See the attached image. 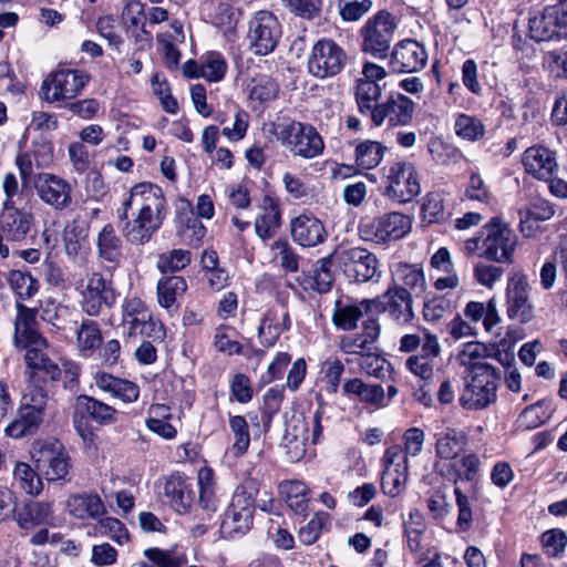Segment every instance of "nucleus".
<instances>
[{
  "label": "nucleus",
  "instance_id": "obj_1",
  "mask_svg": "<svg viewBox=\"0 0 567 567\" xmlns=\"http://www.w3.org/2000/svg\"><path fill=\"white\" fill-rule=\"evenodd\" d=\"M167 215V203L162 188L152 183L135 185L130 197L117 209L120 220H125L122 234L132 245H145L162 227Z\"/></svg>",
  "mask_w": 567,
  "mask_h": 567
},
{
  "label": "nucleus",
  "instance_id": "obj_2",
  "mask_svg": "<svg viewBox=\"0 0 567 567\" xmlns=\"http://www.w3.org/2000/svg\"><path fill=\"white\" fill-rule=\"evenodd\" d=\"M517 237L509 226L501 218L493 217L480 230V236L468 238L464 243L467 255L478 254L487 260L506 264L513 261Z\"/></svg>",
  "mask_w": 567,
  "mask_h": 567
},
{
  "label": "nucleus",
  "instance_id": "obj_3",
  "mask_svg": "<svg viewBox=\"0 0 567 567\" xmlns=\"http://www.w3.org/2000/svg\"><path fill=\"white\" fill-rule=\"evenodd\" d=\"M259 487L258 480L254 477L245 478L236 487L220 524V530L225 537L243 536L250 530Z\"/></svg>",
  "mask_w": 567,
  "mask_h": 567
},
{
  "label": "nucleus",
  "instance_id": "obj_4",
  "mask_svg": "<svg viewBox=\"0 0 567 567\" xmlns=\"http://www.w3.org/2000/svg\"><path fill=\"white\" fill-rule=\"evenodd\" d=\"M277 141L293 156L311 159L324 151V142L315 126L309 123L289 121L275 131Z\"/></svg>",
  "mask_w": 567,
  "mask_h": 567
},
{
  "label": "nucleus",
  "instance_id": "obj_5",
  "mask_svg": "<svg viewBox=\"0 0 567 567\" xmlns=\"http://www.w3.org/2000/svg\"><path fill=\"white\" fill-rule=\"evenodd\" d=\"M383 195L404 204L421 193L419 173L413 163L395 162L384 168Z\"/></svg>",
  "mask_w": 567,
  "mask_h": 567
},
{
  "label": "nucleus",
  "instance_id": "obj_6",
  "mask_svg": "<svg viewBox=\"0 0 567 567\" xmlns=\"http://www.w3.org/2000/svg\"><path fill=\"white\" fill-rule=\"evenodd\" d=\"M395 29L394 17L388 11H379L360 30L361 50L377 59L386 58Z\"/></svg>",
  "mask_w": 567,
  "mask_h": 567
},
{
  "label": "nucleus",
  "instance_id": "obj_7",
  "mask_svg": "<svg viewBox=\"0 0 567 567\" xmlns=\"http://www.w3.org/2000/svg\"><path fill=\"white\" fill-rule=\"evenodd\" d=\"M281 33L277 17L271 11L259 10L248 21V48L255 55H267L276 49Z\"/></svg>",
  "mask_w": 567,
  "mask_h": 567
},
{
  "label": "nucleus",
  "instance_id": "obj_8",
  "mask_svg": "<svg viewBox=\"0 0 567 567\" xmlns=\"http://www.w3.org/2000/svg\"><path fill=\"white\" fill-rule=\"evenodd\" d=\"M499 379L501 374L494 367H478L460 398L461 405L468 410H481L494 403Z\"/></svg>",
  "mask_w": 567,
  "mask_h": 567
},
{
  "label": "nucleus",
  "instance_id": "obj_9",
  "mask_svg": "<svg viewBox=\"0 0 567 567\" xmlns=\"http://www.w3.org/2000/svg\"><path fill=\"white\" fill-rule=\"evenodd\" d=\"M347 63V53L331 39L318 40L309 54L308 72L317 79L332 78L339 74Z\"/></svg>",
  "mask_w": 567,
  "mask_h": 567
},
{
  "label": "nucleus",
  "instance_id": "obj_10",
  "mask_svg": "<svg viewBox=\"0 0 567 567\" xmlns=\"http://www.w3.org/2000/svg\"><path fill=\"white\" fill-rule=\"evenodd\" d=\"M411 227L412 223L409 216L392 212L368 223H361L359 231L364 240L386 244L403 238L411 230Z\"/></svg>",
  "mask_w": 567,
  "mask_h": 567
},
{
  "label": "nucleus",
  "instance_id": "obj_11",
  "mask_svg": "<svg viewBox=\"0 0 567 567\" xmlns=\"http://www.w3.org/2000/svg\"><path fill=\"white\" fill-rule=\"evenodd\" d=\"M89 76L78 70L61 69L44 79L41 85V97L49 103L74 99L81 93Z\"/></svg>",
  "mask_w": 567,
  "mask_h": 567
},
{
  "label": "nucleus",
  "instance_id": "obj_12",
  "mask_svg": "<svg viewBox=\"0 0 567 567\" xmlns=\"http://www.w3.org/2000/svg\"><path fill=\"white\" fill-rule=\"evenodd\" d=\"M32 458L39 474L49 482L65 480L70 473V457L63 445L56 441L38 443Z\"/></svg>",
  "mask_w": 567,
  "mask_h": 567
},
{
  "label": "nucleus",
  "instance_id": "obj_13",
  "mask_svg": "<svg viewBox=\"0 0 567 567\" xmlns=\"http://www.w3.org/2000/svg\"><path fill=\"white\" fill-rule=\"evenodd\" d=\"M81 297L82 310L87 316L97 317L105 309H111L116 303L117 293L111 279H106L101 272L94 271L87 275Z\"/></svg>",
  "mask_w": 567,
  "mask_h": 567
},
{
  "label": "nucleus",
  "instance_id": "obj_14",
  "mask_svg": "<svg viewBox=\"0 0 567 567\" xmlns=\"http://www.w3.org/2000/svg\"><path fill=\"white\" fill-rule=\"evenodd\" d=\"M413 300L410 291L401 288H391L377 299H363L367 310L385 312L398 324L410 323L414 318Z\"/></svg>",
  "mask_w": 567,
  "mask_h": 567
},
{
  "label": "nucleus",
  "instance_id": "obj_15",
  "mask_svg": "<svg viewBox=\"0 0 567 567\" xmlns=\"http://www.w3.org/2000/svg\"><path fill=\"white\" fill-rule=\"evenodd\" d=\"M122 324L127 336L157 337L162 332L145 302L137 297L126 298L122 305Z\"/></svg>",
  "mask_w": 567,
  "mask_h": 567
},
{
  "label": "nucleus",
  "instance_id": "obj_16",
  "mask_svg": "<svg viewBox=\"0 0 567 567\" xmlns=\"http://www.w3.org/2000/svg\"><path fill=\"white\" fill-rule=\"evenodd\" d=\"M17 316L14 319L13 344L19 350H39L48 348L47 339L39 332L37 316L38 308H29L16 302Z\"/></svg>",
  "mask_w": 567,
  "mask_h": 567
},
{
  "label": "nucleus",
  "instance_id": "obj_17",
  "mask_svg": "<svg viewBox=\"0 0 567 567\" xmlns=\"http://www.w3.org/2000/svg\"><path fill=\"white\" fill-rule=\"evenodd\" d=\"M343 272L357 282H367L380 277L375 255L364 248L352 247L337 252Z\"/></svg>",
  "mask_w": 567,
  "mask_h": 567
},
{
  "label": "nucleus",
  "instance_id": "obj_18",
  "mask_svg": "<svg viewBox=\"0 0 567 567\" xmlns=\"http://www.w3.org/2000/svg\"><path fill=\"white\" fill-rule=\"evenodd\" d=\"M414 113L415 103L410 97L399 92H391L379 105L371 123L374 126L384 124L390 127L406 126L413 121Z\"/></svg>",
  "mask_w": 567,
  "mask_h": 567
},
{
  "label": "nucleus",
  "instance_id": "obj_19",
  "mask_svg": "<svg viewBox=\"0 0 567 567\" xmlns=\"http://www.w3.org/2000/svg\"><path fill=\"white\" fill-rule=\"evenodd\" d=\"M34 187L40 199L55 210L68 208L72 202L71 185L51 173H40L34 179Z\"/></svg>",
  "mask_w": 567,
  "mask_h": 567
},
{
  "label": "nucleus",
  "instance_id": "obj_20",
  "mask_svg": "<svg viewBox=\"0 0 567 567\" xmlns=\"http://www.w3.org/2000/svg\"><path fill=\"white\" fill-rule=\"evenodd\" d=\"M534 40L549 41L567 38V0H559L556 4L547 6L534 29Z\"/></svg>",
  "mask_w": 567,
  "mask_h": 567
},
{
  "label": "nucleus",
  "instance_id": "obj_21",
  "mask_svg": "<svg viewBox=\"0 0 567 567\" xmlns=\"http://www.w3.org/2000/svg\"><path fill=\"white\" fill-rule=\"evenodd\" d=\"M427 62V52L421 43L406 39L400 41L391 53L390 65L394 72L412 73L422 70Z\"/></svg>",
  "mask_w": 567,
  "mask_h": 567
},
{
  "label": "nucleus",
  "instance_id": "obj_22",
  "mask_svg": "<svg viewBox=\"0 0 567 567\" xmlns=\"http://www.w3.org/2000/svg\"><path fill=\"white\" fill-rule=\"evenodd\" d=\"M161 494L178 514L188 513L195 502V493L192 484L184 474L178 472L172 473L163 478Z\"/></svg>",
  "mask_w": 567,
  "mask_h": 567
},
{
  "label": "nucleus",
  "instance_id": "obj_23",
  "mask_svg": "<svg viewBox=\"0 0 567 567\" xmlns=\"http://www.w3.org/2000/svg\"><path fill=\"white\" fill-rule=\"evenodd\" d=\"M530 285L528 277L515 274L507 286V315L511 319L527 322L530 318Z\"/></svg>",
  "mask_w": 567,
  "mask_h": 567
},
{
  "label": "nucleus",
  "instance_id": "obj_24",
  "mask_svg": "<svg viewBox=\"0 0 567 567\" xmlns=\"http://www.w3.org/2000/svg\"><path fill=\"white\" fill-rule=\"evenodd\" d=\"M33 224L31 213L17 208L10 202L2 204L0 227L9 241H22L28 236Z\"/></svg>",
  "mask_w": 567,
  "mask_h": 567
},
{
  "label": "nucleus",
  "instance_id": "obj_25",
  "mask_svg": "<svg viewBox=\"0 0 567 567\" xmlns=\"http://www.w3.org/2000/svg\"><path fill=\"white\" fill-rule=\"evenodd\" d=\"M290 234L293 241L302 247H315L327 237L321 220L310 214H301L291 219Z\"/></svg>",
  "mask_w": 567,
  "mask_h": 567
},
{
  "label": "nucleus",
  "instance_id": "obj_26",
  "mask_svg": "<svg viewBox=\"0 0 567 567\" xmlns=\"http://www.w3.org/2000/svg\"><path fill=\"white\" fill-rule=\"evenodd\" d=\"M441 353V346L435 334L425 333L421 354L411 355L405 365L408 370L422 380H430L434 374L433 360Z\"/></svg>",
  "mask_w": 567,
  "mask_h": 567
},
{
  "label": "nucleus",
  "instance_id": "obj_27",
  "mask_svg": "<svg viewBox=\"0 0 567 567\" xmlns=\"http://www.w3.org/2000/svg\"><path fill=\"white\" fill-rule=\"evenodd\" d=\"M17 525L28 532L41 526H54L52 503L33 501L27 503L14 514Z\"/></svg>",
  "mask_w": 567,
  "mask_h": 567
},
{
  "label": "nucleus",
  "instance_id": "obj_28",
  "mask_svg": "<svg viewBox=\"0 0 567 567\" xmlns=\"http://www.w3.org/2000/svg\"><path fill=\"white\" fill-rule=\"evenodd\" d=\"M290 327L291 320L288 311L281 308L268 309L264 313L257 331L260 344L266 348L275 346L280 334L289 330Z\"/></svg>",
  "mask_w": 567,
  "mask_h": 567
},
{
  "label": "nucleus",
  "instance_id": "obj_29",
  "mask_svg": "<svg viewBox=\"0 0 567 567\" xmlns=\"http://www.w3.org/2000/svg\"><path fill=\"white\" fill-rule=\"evenodd\" d=\"M69 513L78 519H96L106 514V507L96 493L72 494L66 501Z\"/></svg>",
  "mask_w": 567,
  "mask_h": 567
},
{
  "label": "nucleus",
  "instance_id": "obj_30",
  "mask_svg": "<svg viewBox=\"0 0 567 567\" xmlns=\"http://www.w3.org/2000/svg\"><path fill=\"white\" fill-rule=\"evenodd\" d=\"M94 381L100 390L111 393L112 396L125 403L135 402L140 396V386L133 381L106 372H96Z\"/></svg>",
  "mask_w": 567,
  "mask_h": 567
},
{
  "label": "nucleus",
  "instance_id": "obj_31",
  "mask_svg": "<svg viewBox=\"0 0 567 567\" xmlns=\"http://www.w3.org/2000/svg\"><path fill=\"white\" fill-rule=\"evenodd\" d=\"M435 456L443 461L457 458L467 443L466 435L454 427H446L435 435Z\"/></svg>",
  "mask_w": 567,
  "mask_h": 567
},
{
  "label": "nucleus",
  "instance_id": "obj_32",
  "mask_svg": "<svg viewBox=\"0 0 567 567\" xmlns=\"http://www.w3.org/2000/svg\"><path fill=\"white\" fill-rule=\"evenodd\" d=\"M393 285L391 288H401L410 291L411 295H421L426 287L425 276L419 265L400 262L392 272Z\"/></svg>",
  "mask_w": 567,
  "mask_h": 567
},
{
  "label": "nucleus",
  "instance_id": "obj_33",
  "mask_svg": "<svg viewBox=\"0 0 567 567\" xmlns=\"http://www.w3.org/2000/svg\"><path fill=\"white\" fill-rule=\"evenodd\" d=\"M354 97L360 114L372 122L382 102V86L370 81H355Z\"/></svg>",
  "mask_w": 567,
  "mask_h": 567
},
{
  "label": "nucleus",
  "instance_id": "obj_34",
  "mask_svg": "<svg viewBox=\"0 0 567 567\" xmlns=\"http://www.w3.org/2000/svg\"><path fill=\"white\" fill-rule=\"evenodd\" d=\"M342 391L343 394L355 395L362 403L375 409L386 406L384 389L380 384H370L353 378L343 383Z\"/></svg>",
  "mask_w": 567,
  "mask_h": 567
},
{
  "label": "nucleus",
  "instance_id": "obj_35",
  "mask_svg": "<svg viewBox=\"0 0 567 567\" xmlns=\"http://www.w3.org/2000/svg\"><path fill=\"white\" fill-rule=\"evenodd\" d=\"M261 213L256 217L255 231L261 240L270 239L280 226L281 214L278 204L270 196H265L260 204Z\"/></svg>",
  "mask_w": 567,
  "mask_h": 567
},
{
  "label": "nucleus",
  "instance_id": "obj_36",
  "mask_svg": "<svg viewBox=\"0 0 567 567\" xmlns=\"http://www.w3.org/2000/svg\"><path fill=\"white\" fill-rule=\"evenodd\" d=\"M122 240L116 235L113 225H104L97 233L96 237V251L99 259L117 266L122 260Z\"/></svg>",
  "mask_w": 567,
  "mask_h": 567
},
{
  "label": "nucleus",
  "instance_id": "obj_37",
  "mask_svg": "<svg viewBox=\"0 0 567 567\" xmlns=\"http://www.w3.org/2000/svg\"><path fill=\"white\" fill-rule=\"evenodd\" d=\"M43 417L44 416L35 410H30L28 406H20L17 417L6 426L4 433L12 439H21L31 435L37 432L43 422Z\"/></svg>",
  "mask_w": 567,
  "mask_h": 567
},
{
  "label": "nucleus",
  "instance_id": "obj_38",
  "mask_svg": "<svg viewBox=\"0 0 567 567\" xmlns=\"http://www.w3.org/2000/svg\"><path fill=\"white\" fill-rule=\"evenodd\" d=\"M463 315L474 326L482 321L487 332L492 331L501 321L494 298L489 299L486 305L480 301L467 302Z\"/></svg>",
  "mask_w": 567,
  "mask_h": 567
},
{
  "label": "nucleus",
  "instance_id": "obj_39",
  "mask_svg": "<svg viewBox=\"0 0 567 567\" xmlns=\"http://www.w3.org/2000/svg\"><path fill=\"white\" fill-rule=\"evenodd\" d=\"M186 290L187 284L182 276H168L159 279L157 282L158 305L168 311L177 309V299L182 297Z\"/></svg>",
  "mask_w": 567,
  "mask_h": 567
},
{
  "label": "nucleus",
  "instance_id": "obj_40",
  "mask_svg": "<svg viewBox=\"0 0 567 567\" xmlns=\"http://www.w3.org/2000/svg\"><path fill=\"white\" fill-rule=\"evenodd\" d=\"M370 312H373V310H367V307L363 306V299L358 303H343L341 299H338L332 312V322L338 329L353 330L358 327V321L363 315Z\"/></svg>",
  "mask_w": 567,
  "mask_h": 567
},
{
  "label": "nucleus",
  "instance_id": "obj_41",
  "mask_svg": "<svg viewBox=\"0 0 567 567\" xmlns=\"http://www.w3.org/2000/svg\"><path fill=\"white\" fill-rule=\"evenodd\" d=\"M6 279L18 300H30L39 292L40 281L28 270L11 269Z\"/></svg>",
  "mask_w": 567,
  "mask_h": 567
},
{
  "label": "nucleus",
  "instance_id": "obj_42",
  "mask_svg": "<svg viewBox=\"0 0 567 567\" xmlns=\"http://www.w3.org/2000/svg\"><path fill=\"white\" fill-rule=\"evenodd\" d=\"M76 411L86 413L89 416L99 424H112L116 422L117 411L94 398L87 395H80L76 399Z\"/></svg>",
  "mask_w": 567,
  "mask_h": 567
},
{
  "label": "nucleus",
  "instance_id": "obj_43",
  "mask_svg": "<svg viewBox=\"0 0 567 567\" xmlns=\"http://www.w3.org/2000/svg\"><path fill=\"white\" fill-rule=\"evenodd\" d=\"M279 492L288 507L296 514H305L309 507L310 489L300 481H287L279 485Z\"/></svg>",
  "mask_w": 567,
  "mask_h": 567
},
{
  "label": "nucleus",
  "instance_id": "obj_44",
  "mask_svg": "<svg viewBox=\"0 0 567 567\" xmlns=\"http://www.w3.org/2000/svg\"><path fill=\"white\" fill-rule=\"evenodd\" d=\"M144 556L148 561H141L138 567H182L187 563L186 554L177 548H147Z\"/></svg>",
  "mask_w": 567,
  "mask_h": 567
},
{
  "label": "nucleus",
  "instance_id": "obj_45",
  "mask_svg": "<svg viewBox=\"0 0 567 567\" xmlns=\"http://www.w3.org/2000/svg\"><path fill=\"white\" fill-rule=\"evenodd\" d=\"M489 349V344L475 341L466 342L462 346L456 360L462 367H465L474 374L477 372L478 367H492L484 362L488 358Z\"/></svg>",
  "mask_w": 567,
  "mask_h": 567
},
{
  "label": "nucleus",
  "instance_id": "obj_46",
  "mask_svg": "<svg viewBox=\"0 0 567 567\" xmlns=\"http://www.w3.org/2000/svg\"><path fill=\"white\" fill-rule=\"evenodd\" d=\"M272 260L285 272H297L301 257L287 239H277L270 246Z\"/></svg>",
  "mask_w": 567,
  "mask_h": 567
},
{
  "label": "nucleus",
  "instance_id": "obj_47",
  "mask_svg": "<svg viewBox=\"0 0 567 567\" xmlns=\"http://www.w3.org/2000/svg\"><path fill=\"white\" fill-rule=\"evenodd\" d=\"M229 429L233 434V444L229 449L235 457L243 456L250 445L249 426L241 415H234L229 419Z\"/></svg>",
  "mask_w": 567,
  "mask_h": 567
},
{
  "label": "nucleus",
  "instance_id": "obj_48",
  "mask_svg": "<svg viewBox=\"0 0 567 567\" xmlns=\"http://www.w3.org/2000/svg\"><path fill=\"white\" fill-rule=\"evenodd\" d=\"M385 150L386 147L377 141L361 142L355 147V162L364 169L374 168L381 163Z\"/></svg>",
  "mask_w": 567,
  "mask_h": 567
},
{
  "label": "nucleus",
  "instance_id": "obj_49",
  "mask_svg": "<svg viewBox=\"0 0 567 567\" xmlns=\"http://www.w3.org/2000/svg\"><path fill=\"white\" fill-rule=\"evenodd\" d=\"M76 340L80 351L84 355H90L102 342L99 323L90 319L83 320L76 330Z\"/></svg>",
  "mask_w": 567,
  "mask_h": 567
},
{
  "label": "nucleus",
  "instance_id": "obj_50",
  "mask_svg": "<svg viewBox=\"0 0 567 567\" xmlns=\"http://www.w3.org/2000/svg\"><path fill=\"white\" fill-rule=\"evenodd\" d=\"M422 218L427 224L442 223L450 217L445 212L444 195L441 192H431L424 197L422 208Z\"/></svg>",
  "mask_w": 567,
  "mask_h": 567
},
{
  "label": "nucleus",
  "instance_id": "obj_51",
  "mask_svg": "<svg viewBox=\"0 0 567 567\" xmlns=\"http://www.w3.org/2000/svg\"><path fill=\"white\" fill-rule=\"evenodd\" d=\"M14 481L27 494L38 495L43 488L40 474L29 464L18 462L13 468Z\"/></svg>",
  "mask_w": 567,
  "mask_h": 567
},
{
  "label": "nucleus",
  "instance_id": "obj_52",
  "mask_svg": "<svg viewBox=\"0 0 567 567\" xmlns=\"http://www.w3.org/2000/svg\"><path fill=\"white\" fill-rule=\"evenodd\" d=\"M555 153L548 147L534 146V178L548 181L557 171Z\"/></svg>",
  "mask_w": 567,
  "mask_h": 567
},
{
  "label": "nucleus",
  "instance_id": "obj_53",
  "mask_svg": "<svg viewBox=\"0 0 567 567\" xmlns=\"http://www.w3.org/2000/svg\"><path fill=\"white\" fill-rule=\"evenodd\" d=\"M47 348H39V350H29L24 355V361L33 371H42L51 380H58L62 370L54 363L44 352Z\"/></svg>",
  "mask_w": 567,
  "mask_h": 567
},
{
  "label": "nucleus",
  "instance_id": "obj_54",
  "mask_svg": "<svg viewBox=\"0 0 567 567\" xmlns=\"http://www.w3.org/2000/svg\"><path fill=\"white\" fill-rule=\"evenodd\" d=\"M454 130L458 137L468 142H476L485 134L482 121L473 115L461 113L456 116Z\"/></svg>",
  "mask_w": 567,
  "mask_h": 567
},
{
  "label": "nucleus",
  "instance_id": "obj_55",
  "mask_svg": "<svg viewBox=\"0 0 567 567\" xmlns=\"http://www.w3.org/2000/svg\"><path fill=\"white\" fill-rule=\"evenodd\" d=\"M404 534L406 544L412 553H416L421 548V537L426 529L422 513L414 508L410 511L409 519L404 520Z\"/></svg>",
  "mask_w": 567,
  "mask_h": 567
},
{
  "label": "nucleus",
  "instance_id": "obj_56",
  "mask_svg": "<svg viewBox=\"0 0 567 567\" xmlns=\"http://www.w3.org/2000/svg\"><path fill=\"white\" fill-rule=\"evenodd\" d=\"M192 254L186 249H173L158 256L157 268L162 274L176 272L190 264Z\"/></svg>",
  "mask_w": 567,
  "mask_h": 567
},
{
  "label": "nucleus",
  "instance_id": "obj_57",
  "mask_svg": "<svg viewBox=\"0 0 567 567\" xmlns=\"http://www.w3.org/2000/svg\"><path fill=\"white\" fill-rule=\"evenodd\" d=\"M279 94V84L268 75H259L252 81L249 96L251 100L265 103L275 100Z\"/></svg>",
  "mask_w": 567,
  "mask_h": 567
},
{
  "label": "nucleus",
  "instance_id": "obj_58",
  "mask_svg": "<svg viewBox=\"0 0 567 567\" xmlns=\"http://www.w3.org/2000/svg\"><path fill=\"white\" fill-rule=\"evenodd\" d=\"M239 17L240 10L224 0L218 1L212 16L214 24L226 31L236 29Z\"/></svg>",
  "mask_w": 567,
  "mask_h": 567
},
{
  "label": "nucleus",
  "instance_id": "obj_59",
  "mask_svg": "<svg viewBox=\"0 0 567 567\" xmlns=\"http://www.w3.org/2000/svg\"><path fill=\"white\" fill-rule=\"evenodd\" d=\"M408 471L409 470L385 466L381 480V487L383 493L391 497L400 495L404 489L408 480Z\"/></svg>",
  "mask_w": 567,
  "mask_h": 567
},
{
  "label": "nucleus",
  "instance_id": "obj_60",
  "mask_svg": "<svg viewBox=\"0 0 567 567\" xmlns=\"http://www.w3.org/2000/svg\"><path fill=\"white\" fill-rule=\"evenodd\" d=\"M329 515L324 512H317L315 516L298 533L299 540L305 545L315 544L321 535L322 527L328 522Z\"/></svg>",
  "mask_w": 567,
  "mask_h": 567
},
{
  "label": "nucleus",
  "instance_id": "obj_61",
  "mask_svg": "<svg viewBox=\"0 0 567 567\" xmlns=\"http://www.w3.org/2000/svg\"><path fill=\"white\" fill-rule=\"evenodd\" d=\"M540 543L548 556L558 557L567 546V535L559 528H553L542 535Z\"/></svg>",
  "mask_w": 567,
  "mask_h": 567
},
{
  "label": "nucleus",
  "instance_id": "obj_62",
  "mask_svg": "<svg viewBox=\"0 0 567 567\" xmlns=\"http://www.w3.org/2000/svg\"><path fill=\"white\" fill-rule=\"evenodd\" d=\"M230 399L240 403H248L254 395L251 380L244 373H236L229 382Z\"/></svg>",
  "mask_w": 567,
  "mask_h": 567
},
{
  "label": "nucleus",
  "instance_id": "obj_63",
  "mask_svg": "<svg viewBox=\"0 0 567 567\" xmlns=\"http://www.w3.org/2000/svg\"><path fill=\"white\" fill-rule=\"evenodd\" d=\"M97 530L101 535L110 537L120 545H123L128 540V532L126 527L120 519L114 517H100Z\"/></svg>",
  "mask_w": 567,
  "mask_h": 567
},
{
  "label": "nucleus",
  "instance_id": "obj_64",
  "mask_svg": "<svg viewBox=\"0 0 567 567\" xmlns=\"http://www.w3.org/2000/svg\"><path fill=\"white\" fill-rule=\"evenodd\" d=\"M543 66L550 74L567 80V50L546 52L543 58Z\"/></svg>",
  "mask_w": 567,
  "mask_h": 567
}]
</instances>
